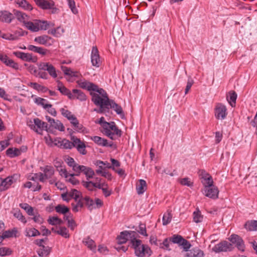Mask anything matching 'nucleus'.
I'll list each match as a JSON object with an SVG mask.
<instances>
[{
	"label": "nucleus",
	"instance_id": "obj_60",
	"mask_svg": "<svg viewBox=\"0 0 257 257\" xmlns=\"http://www.w3.org/2000/svg\"><path fill=\"white\" fill-rule=\"evenodd\" d=\"M83 186L90 191H93L94 189V182L92 181H83L82 182Z\"/></svg>",
	"mask_w": 257,
	"mask_h": 257
},
{
	"label": "nucleus",
	"instance_id": "obj_29",
	"mask_svg": "<svg viewBox=\"0 0 257 257\" xmlns=\"http://www.w3.org/2000/svg\"><path fill=\"white\" fill-rule=\"evenodd\" d=\"M62 71L63 72L65 75L69 76L71 77H78V73L77 71H74L70 68L64 66H61V67Z\"/></svg>",
	"mask_w": 257,
	"mask_h": 257
},
{
	"label": "nucleus",
	"instance_id": "obj_39",
	"mask_svg": "<svg viewBox=\"0 0 257 257\" xmlns=\"http://www.w3.org/2000/svg\"><path fill=\"white\" fill-rule=\"evenodd\" d=\"M13 178L12 177H9L5 179L2 180L1 186L4 190L8 189L13 183Z\"/></svg>",
	"mask_w": 257,
	"mask_h": 257
},
{
	"label": "nucleus",
	"instance_id": "obj_18",
	"mask_svg": "<svg viewBox=\"0 0 257 257\" xmlns=\"http://www.w3.org/2000/svg\"><path fill=\"white\" fill-rule=\"evenodd\" d=\"M35 42L45 46H50L53 43V39L47 35H43L37 37L34 39Z\"/></svg>",
	"mask_w": 257,
	"mask_h": 257
},
{
	"label": "nucleus",
	"instance_id": "obj_16",
	"mask_svg": "<svg viewBox=\"0 0 257 257\" xmlns=\"http://www.w3.org/2000/svg\"><path fill=\"white\" fill-rule=\"evenodd\" d=\"M91 61L92 65L96 67H99L101 64L99 52L96 46H93L92 48Z\"/></svg>",
	"mask_w": 257,
	"mask_h": 257
},
{
	"label": "nucleus",
	"instance_id": "obj_62",
	"mask_svg": "<svg viewBox=\"0 0 257 257\" xmlns=\"http://www.w3.org/2000/svg\"><path fill=\"white\" fill-rule=\"evenodd\" d=\"M183 239V238L179 235H174L171 238H170V240L174 243L180 244Z\"/></svg>",
	"mask_w": 257,
	"mask_h": 257
},
{
	"label": "nucleus",
	"instance_id": "obj_28",
	"mask_svg": "<svg viewBox=\"0 0 257 257\" xmlns=\"http://www.w3.org/2000/svg\"><path fill=\"white\" fill-rule=\"evenodd\" d=\"M14 15L16 17L17 19L20 22H22L24 25L28 21V17L25 13L18 11H14Z\"/></svg>",
	"mask_w": 257,
	"mask_h": 257
},
{
	"label": "nucleus",
	"instance_id": "obj_48",
	"mask_svg": "<svg viewBox=\"0 0 257 257\" xmlns=\"http://www.w3.org/2000/svg\"><path fill=\"white\" fill-rule=\"evenodd\" d=\"M55 210L58 213L65 214L69 212V208L64 205H58L55 207Z\"/></svg>",
	"mask_w": 257,
	"mask_h": 257
},
{
	"label": "nucleus",
	"instance_id": "obj_7",
	"mask_svg": "<svg viewBox=\"0 0 257 257\" xmlns=\"http://www.w3.org/2000/svg\"><path fill=\"white\" fill-rule=\"evenodd\" d=\"M79 86L84 89H86L88 90V91H93L94 92H91L90 95L92 96L91 100H92L93 99V94H99L101 96V94H100V89H103L102 88H99L98 87V86L88 81H80L79 82Z\"/></svg>",
	"mask_w": 257,
	"mask_h": 257
},
{
	"label": "nucleus",
	"instance_id": "obj_50",
	"mask_svg": "<svg viewBox=\"0 0 257 257\" xmlns=\"http://www.w3.org/2000/svg\"><path fill=\"white\" fill-rule=\"evenodd\" d=\"M51 126L60 131H64V126L63 124L58 120H55L54 123H52Z\"/></svg>",
	"mask_w": 257,
	"mask_h": 257
},
{
	"label": "nucleus",
	"instance_id": "obj_47",
	"mask_svg": "<svg viewBox=\"0 0 257 257\" xmlns=\"http://www.w3.org/2000/svg\"><path fill=\"white\" fill-rule=\"evenodd\" d=\"M170 238H166L163 241L161 240L160 241L159 246L160 248H163L164 249L170 250V248H169V243H170Z\"/></svg>",
	"mask_w": 257,
	"mask_h": 257
},
{
	"label": "nucleus",
	"instance_id": "obj_15",
	"mask_svg": "<svg viewBox=\"0 0 257 257\" xmlns=\"http://www.w3.org/2000/svg\"><path fill=\"white\" fill-rule=\"evenodd\" d=\"M231 244L226 241H224L216 244L212 248V250L215 252H219L229 251L231 250Z\"/></svg>",
	"mask_w": 257,
	"mask_h": 257
},
{
	"label": "nucleus",
	"instance_id": "obj_41",
	"mask_svg": "<svg viewBox=\"0 0 257 257\" xmlns=\"http://www.w3.org/2000/svg\"><path fill=\"white\" fill-rule=\"evenodd\" d=\"M28 179L34 181H40V182H44L42 173H34L28 177Z\"/></svg>",
	"mask_w": 257,
	"mask_h": 257
},
{
	"label": "nucleus",
	"instance_id": "obj_26",
	"mask_svg": "<svg viewBox=\"0 0 257 257\" xmlns=\"http://www.w3.org/2000/svg\"><path fill=\"white\" fill-rule=\"evenodd\" d=\"M91 139L94 141L96 144L99 146L106 147L109 146L111 147L112 144H108L107 142V140L102 138L98 136H94L91 138Z\"/></svg>",
	"mask_w": 257,
	"mask_h": 257
},
{
	"label": "nucleus",
	"instance_id": "obj_6",
	"mask_svg": "<svg viewBox=\"0 0 257 257\" xmlns=\"http://www.w3.org/2000/svg\"><path fill=\"white\" fill-rule=\"evenodd\" d=\"M35 3L39 7L43 10H50L52 14L57 13L59 11L55 7V3L52 0H37Z\"/></svg>",
	"mask_w": 257,
	"mask_h": 257
},
{
	"label": "nucleus",
	"instance_id": "obj_20",
	"mask_svg": "<svg viewBox=\"0 0 257 257\" xmlns=\"http://www.w3.org/2000/svg\"><path fill=\"white\" fill-rule=\"evenodd\" d=\"M57 87L58 89L62 94L67 96L69 99H74V96L73 95L72 93L64 86L61 82L58 81Z\"/></svg>",
	"mask_w": 257,
	"mask_h": 257
},
{
	"label": "nucleus",
	"instance_id": "obj_3",
	"mask_svg": "<svg viewBox=\"0 0 257 257\" xmlns=\"http://www.w3.org/2000/svg\"><path fill=\"white\" fill-rule=\"evenodd\" d=\"M102 132L112 140L117 139L121 135V131L118 128L115 123L112 121L104 123Z\"/></svg>",
	"mask_w": 257,
	"mask_h": 257
},
{
	"label": "nucleus",
	"instance_id": "obj_52",
	"mask_svg": "<svg viewBox=\"0 0 257 257\" xmlns=\"http://www.w3.org/2000/svg\"><path fill=\"white\" fill-rule=\"evenodd\" d=\"M90 168V167H88L84 165H80L76 172V175L79 176L81 173H83L85 175H86Z\"/></svg>",
	"mask_w": 257,
	"mask_h": 257
},
{
	"label": "nucleus",
	"instance_id": "obj_64",
	"mask_svg": "<svg viewBox=\"0 0 257 257\" xmlns=\"http://www.w3.org/2000/svg\"><path fill=\"white\" fill-rule=\"evenodd\" d=\"M60 111L61 114L66 117L68 120L70 118L71 116H73V114L71 112L68 110L65 109V108H62L60 109Z\"/></svg>",
	"mask_w": 257,
	"mask_h": 257
},
{
	"label": "nucleus",
	"instance_id": "obj_5",
	"mask_svg": "<svg viewBox=\"0 0 257 257\" xmlns=\"http://www.w3.org/2000/svg\"><path fill=\"white\" fill-rule=\"evenodd\" d=\"M25 26L32 32H37L40 30H46L48 24L45 21L35 20L32 22L28 21Z\"/></svg>",
	"mask_w": 257,
	"mask_h": 257
},
{
	"label": "nucleus",
	"instance_id": "obj_53",
	"mask_svg": "<svg viewBox=\"0 0 257 257\" xmlns=\"http://www.w3.org/2000/svg\"><path fill=\"white\" fill-rule=\"evenodd\" d=\"M75 176H76V173L75 174H70L68 178H66V179L68 182H70L72 185H76L79 184V181L78 179H77L75 177Z\"/></svg>",
	"mask_w": 257,
	"mask_h": 257
},
{
	"label": "nucleus",
	"instance_id": "obj_46",
	"mask_svg": "<svg viewBox=\"0 0 257 257\" xmlns=\"http://www.w3.org/2000/svg\"><path fill=\"white\" fill-rule=\"evenodd\" d=\"M48 221L50 224L55 225H60L62 224L63 223V221L59 218L58 217L56 216H53L51 217H50Z\"/></svg>",
	"mask_w": 257,
	"mask_h": 257
},
{
	"label": "nucleus",
	"instance_id": "obj_38",
	"mask_svg": "<svg viewBox=\"0 0 257 257\" xmlns=\"http://www.w3.org/2000/svg\"><path fill=\"white\" fill-rule=\"evenodd\" d=\"M25 235L28 237L37 236L40 235V232L34 228H28L25 230Z\"/></svg>",
	"mask_w": 257,
	"mask_h": 257
},
{
	"label": "nucleus",
	"instance_id": "obj_23",
	"mask_svg": "<svg viewBox=\"0 0 257 257\" xmlns=\"http://www.w3.org/2000/svg\"><path fill=\"white\" fill-rule=\"evenodd\" d=\"M17 233L18 230L17 228H14L12 229L6 230L0 236V239L3 240L6 238L16 237Z\"/></svg>",
	"mask_w": 257,
	"mask_h": 257
},
{
	"label": "nucleus",
	"instance_id": "obj_56",
	"mask_svg": "<svg viewBox=\"0 0 257 257\" xmlns=\"http://www.w3.org/2000/svg\"><path fill=\"white\" fill-rule=\"evenodd\" d=\"M95 172L96 174L101 175L102 177L106 178L109 180H111L112 178L111 174L106 171L96 170Z\"/></svg>",
	"mask_w": 257,
	"mask_h": 257
},
{
	"label": "nucleus",
	"instance_id": "obj_11",
	"mask_svg": "<svg viewBox=\"0 0 257 257\" xmlns=\"http://www.w3.org/2000/svg\"><path fill=\"white\" fill-rule=\"evenodd\" d=\"M202 193L205 196L212 199H216L218 198L219 190L215 186L203 188Z\"/></svg>",
	"mask_w": 257,
	"mask_h": 257
},
{
	"label": "nucleus",
	"instance_id": "obj_2",
	"mask_svg": "<svg viewBox=\"0 0 257 257\" xmlns=\"http://www.w3.org/2000/svg\"><path fill=\"white\" fill-rule=\"evenodd\" d=\"M133 247L135 249V253L138 257L149 256L151 254V250L147 245L142 243V241L134 238L132 241Z\"/></svg>",
	"mask_w": 257,
	"mask_h": 257
},
{
	"label": "nucleus",
	"instance_id": "obj_58",
	"mask_svg": "<svg viewBox=\"0 0 257 257\" xmlns=\"http://www.w3.org/2000/svg\"><path fill=\"white\" fill-rule=\"evenodd\" d=\"M5 64L7 66L11 67L15 69H19L18 64L17 63L15 62L13 60L10 59L9 58H8Z\"/></svg>",
	"mask_w": 257,
	"mask_h": 257
},
{
	"label": "nucleus",
	"instance_id": "obj_33",
	"mask_svg": "<svg viewBox=\"0 0 257 257\" xmlns=\"http://www.w3.org/2000/svg\"><path fill=\"white\" fill-rule=\"evenodd\" d=\"M236 98L237 94L233 91H230L228 93V95L227 96V100L232 107L235 106Z\"/></svg>",
	"mask_w": 257,
	"mask_h": 257
},
{
	"label": "nucleus",
	"instance_id": "obj_4",
	"mask_svg": "<svg viewBox=\"0 0 257 257\" xmlns=\"http://www.w3.org/2000/svg\"><path fill=\"white\" fill-rule=\"evenodd\" d=\"M27 124L31 130L39 134H41L44 130H47L48 127V124L39 118H35L33 120L28 119Z\"/></svg>",
	"mask_w": 257,
	"mask_h": 257
},
{
	"label": "nucleus",
	"instance_id": "obj_1",
	"mask_svg": "<svg viewBox=\"0 0 257 257\" xmlns=\"http://www.w3.org/2000/svg\"><path fill=\"white\" fill-rule=\"evenodd\" d=\"M100 94H93L92 101L96 106H99V110L98 112H102L103 107H105L106 109H109V108L113 109V110L117 113V114L121 115L123 114L122 109L121 107L116 103L113 100L109 99L108 95L104 89H100Z\"/></svg>",
	"mask_w": 257,
	"mask_h": 257
},
{
	"label": "nucleus",
	"instance_id": "obj_35",
	"mask_svg": "<svg viewBox=\"0 0 257 257\" xmlns=\"http://www.w3.org/2000/svg\"><path fill=\"white\" fill-rule=\"evenodd\" d=\"M83 242L91 250L95 251L96 250V245L94 241L89 237L84 238Z\"/></svg>",
	"mask_w": 257,
	"mask_h": 257
},
{
	"label": "nucleus",
	"instance_id": "obj_51",
	"mask_svg": "<svg viewBox=\"0 0 257 257\" xmlns=\"http://www.w3.org/2000/svg\"><path fill=\"white\" fill-rule=\"evenodd\" d=\"M56 233L65 238H68L69 237L68 231L67 229L65 227H60V228L57 230Z\"/></svg>",
	"mask_w": 257,
	"mask_h": 257
},
{
	"label": "nucleus",
	"instance_id": "obj_25",
	"mask_svg": "<svg viewBox=\"0 0 257 257\" xmlns=\"http://www.w3.org/2000/svg\"><path fill=\"white\" fill-rule=\"evenodd\" d=\"M188 257H202L204 253L202 250L199 248H195L190 250L186 254Z\"/></svg>",
	"mask_w": 257,
	"mask_h": 257
},
{
	"label": "nucleus",
	"instance_id": "obj_61",
	"mask_svg": "<svg viewBox=\"0 0 257 257\" xmlns=\"http://www.w3.org/2000/svg\"><path fill=\"white\" fill-rule=\"evenodd\" d=\"M95 165H103L104 167L105 170L106 169H111L113 170H115V168H114L113 166H112L109 163L106 161L103 162L102 161H97Z\"/></svg>",
	"mask_w": 257,
	"mask_h": 257
},
{
	"label": "nucleus",
	"instance_id": "obj_36",
	"mask_svg": "<svg viewBox=\"0 0 257 257\" xmlns=\"http://www.w3.org/2000/svg\"><path fill=\"white\" fill-rule=\"evenodd\" d=\"M244 227L249 231L257 230V221L251 220L246 222L244 224Z\"/></svg>",
	"mask_w": 257,
	"mask_h": 257
},
{
	"label": "nucleus",
	"instance_id": "obj_14",
	"mask_svg": "<svg viewBox=\"0 0 257 257\" xmlns=\"http://www.w3.org/2000/svg\"><path fill=\"white\" fill-rule=\"evenodd\" d=\"M14 54L17 57L20 58L25 61L36 63L38 60L37 57L34 56L31 53H26L19 51L15 52Z\"/></svg>",
	"mask_w": 257,
	"mask_h": 257
},
{
	"label": "nucleus",
	"instance_id": "obj_54",
	"mask_svg": "<svg viewBox=\"0 0 257 257\" xmlns=\"http://www.w3.org/2000/svg\"><path fill=\"white\" fill-rule=\"evenodd\" d=\"M14 216L17 218L19 220L21 221L24 223L27 222V220L25 216L22 214L20 210H17L14 214Z\"/></svg>",
	"mask_w": 257,
	"mask_h": 257
},
{
	"label": "nucleus",
	"instance_id": "obj_13",
	"mask_svg": "<svg viewBox=\"0 0 257 257\" xmlns=\"http://www.w3.org/2000/svg\"><path fill=\"white\" fill-rule=\"evenodd\" d=\"M71 140L73 142L74 147L77 149V150L80 154L83 155L86 154V145L83 142L75 136H72Z\"/></svg>",
	"mask_w": 257,
	"mask_h": 257
},
{
	"label": "nucleus",
	"instance_id": "obj_31",
	"mask_svg": "<svg viewBox=\"0 0 257 257\" xmlns=\"http://www.w3.org/2000/svg\"><path fill=\"white\" fill-rule=\"evenodd\" d=\"M16 3L20 7L25 10L31 11L33 9L32 5L26 0H17Z\"/></svg>",
	"mask_w": 257,
	"mask_h": 257
},
{
	"label": "nucleus",
	"instance_id": "obj_19",
	"mask_svg": "<svg viewBox=\"0 0 257 257\" xmlns=\"http://www.w3.org/2000/svg\"><path fill=\"white\" fill-rule=\"evenodd\" d=\"M41 170L43 172L42 175L44 182L46 179L51 178L53 176L55 172L54 168L51 166H46L43 168L41 167Z\"/></svg>",
	"mask_w": 257,
	"mask_h": 257
},
{
	"label": "nucleus",
	"instance_id": "obj_57",
	"mask_svg": "<svg viewBox=\"0 0 257 257\" xmlns=\"http://www.w3.org/2000/svg\"><path fill=\"white\" fill-rule=\"evenodd\" d=\"M67 1L72 12L74 14H76L78 13V10L75 7V3L74 0H67Z\"/></svg>",
	"mask_w": 257,
	"mask_h": 257
},
{
	"label": "nucleus",
	"instance_id": "obj_21",
	"mask_svg": "<svg viewBox=\"0 0 257 257\" xmlns=\"http://www.w3.org/2000/svg\"><path fill=\"white\" fill-rule=\"evenodd\" d=\"M13 15L6 11L0 10V21L10 23L13 19Z\"/></svg>",
	"mask_w": 257,
	"mask_h": 257
},
{
	"label": "nucleus",
	"instance_id": "obj_32",
	"mask_svg": "<svg viewBox=\"0 0 257 257\" xmlns=\"http://www.w3.org/2000/svg\"><path fill=\"white\" fill-rule=\"evenodd\" d=\"M137 191L139 194H142L147 189L146 182L143 179L139 180V183L137 185Z\"/></svg>",
	"mask_w": 257,
	"mask_h": 257
},
{
	"label": "nucleus",
	"instance_id": "obj_43",
	"mask_svg": "<svg viewBox=\"0 0 257 257\" xmlns=\"http://www.w3.org/2000/svg\"><path fill=\"white\" fill-rule=\"evenodd\" d=\"M68 195L70 199L73 198L74 200H77L82 197L81 192L76 189L71 190V191L68 193Z\"/></svg>",
	"mask_w": 257,
	"mask_h": 257
},
{
	"label": "nucleus",
	"instance_id": "obj_30",
	"mask_svg": "<svg viewBox=\"0 0 257 257\" xmlns=\"http://www.w3.org/2000/svg\"><path fill=\"white\" fill-rule=\"evenodd\" d=\"M34 102L38 105L42 106L44 109L48 107V105L50 104L49 102L44 98L38 97L34 99Z\"/></svg>",
	"mask_w": 257,
	"mask_h": 257
},
{
	"label": "nucleus",
	"instance_id": "obj_37",
	"mask_svg": "<svg viewBox=\"0 0 257 257\" xmlns=\"http://www.w3.org/2000/svg\"><path fill=\"white\" fill-rule=\"evenodd\" d=\"M48 32L56 37H59L64 33V29L61 27H58L55 29L49 30Z\"/></svg>",
	"mask_w": 257,
	"mask_h": 257
},
{
	"label": "nucleus",
	"instance_id": "obj_8",
	"mask_svg": "<svg viewBox=\"0 0 257 257\" xmlns=\"http://www.w3.org/2000/svg\"><path fill=\"white\" fill-rule=\"evenodd\" d=\"M38 67L40 70L47 71L49 75L53 78H55L57 77L56 69L50 63L40 62L38 64Z\"/></svg>",
	"mask_w": 257,
	"mask_h": 257
},
{
	"label": "nucleus",
	"instance_id": "obj_17",
	"mask_svg": "<svg viewBox=\"0 0 257 257\" xmlns=\"http://www.w3.org/2000/svg\"><path fill=\"white\" fill-rule=\"evenodd\" d=\"M229 240L233 244H235L236 247L239 250L241 251H243L244 250L245 245L243 240L238 235L232 234L229 238Z\"/></svg>",
	"mask_w": 257,
	"mask_h": 257
},
{
	"label": "nucleus",
	"instance_id": "obj_55",
	"mask_svg": "<svg viewBox=\"0 0 257 257\" xmlns=\"http://www.w3.org/2000/svg\"><path fill=\"white\" fill-rule=\"evenodd\" d=\"M203 216L201 215L199 211H194L193 213V220L196 223L200 222L202 221Z\"/></svg>",
	"mask_w": 257,
	"mask_h": 257
},
{
	"label": "nucleus",
	"instance_id": "obj_44",
	"mask_svg": "<svg viewBox=\"0 0 257 257\" xmlns=\"http://www.w3.org/2000/svg\"><path fill=\"white\" fill-rule=\"evenodd\" d=\"M49 252V248L48 246H41L37 250V253L40 256H46Z\"/></svg>",
	"mask_w": 257,
	"mask_h": 257
},
{
	"label": "nucleus",
	"instance_id": "obj_59",
	"mask_svg": "<svg viewBox=\"0 0 257 257\" xmlns=\"http://www.w3.org/2000/svg\"><path fill=\"white\" fill-rule=\"evenodd\" d=\"M33 219L36 222L39 224H41L43 222V218L38 213V212H34V215H33Z\"/></svg>",
	"mask_w": 257,
	"mask_h": 257
},
{
	"label": "nucleus",
	"instance_id": "obj_9",
	"mask_svg": "<svg viewBox=\"0 0 257 257\" xmlns=\"http://www.w3.org/2000/svg\"><path fill=\"white\" fill-rule=\"evenodd\" d=\"M54 146L63 149H71L74 147L73 142L61 138L54 139Z\"/></svg>",
	"mask_w": 257,
	"mask_h": 257
},
{
	"label": "nucleus",
	"instance_id": "obj_10",
	"mask_svg": "<svg viewBox=\"0 0 257 257\" xmlns=\"http://www.w3.org/2000/svg\"><path fill=\"white\" fill-rule=\"evenodd\" d=\"M215 117L218 119H224L227 114V108L224 104L218 103L216 105L214 112Z\"/></svg>",
	"mask_w": 257,
	"mask_h": 257
},
{
	"label": "nucleus",
	"instance_id": "obj_63",
	"mask_svg": "<svg viewBox=\"0 0 257 257\" xmlns=\"http://www.w3.org/2000/svg\"><path fill=\"white\" fill-rule=\"evenodd\" d=\"M50 114L53 116H55L57 115V111L56 109L53 107L51 104H49L46 109H45Z\"/></svg>",
	"mask_w": 257,
	"mask_h": 257
},
{
	"label": "nucleus",
	"instance_id": "obj_34",
	"mask_svg": "<svg viewBox=\"0 0 257 257\" xmlns=\"http://www.w3.org/2000/svg\"><path fill=\"white\" fill-rule=\"evenodd\" d=\"M73 95L74 96V98H77L80 101H84L86 99V96L85 94L81 90L74 89L72 90Z\"/></svg>",
	"mask_w": 257,
	"mask_h": 257
},
{
	"label": "nucleus",
	"instance_id": "obj_22",
	"mask_svg": "<svg viewBox=\"0 0 257 257\" xmlns=\"http://www.w3.org/2000/svg\"><path fill=\"white\" fill-rule=\"evenodd\" d=\"M84 204L83 198L82 197L78 199L74 200V202L71 203L72 210L74 212H78L83 207Z\"/></svg>",
	"mask_w": 257,
	"mask_h": 257
},
{
	"label": "nucleus",
	"instance_id": "obj_24",
	"mask_svg": "<svg viewBox=\"0 0 257 257\" xmlns=\"http://www.w3.org/2000/svg\"><path fill=\"white\" fill-rule=\"evenodd\" d=\"M65 161L68 166L72 168L73 171L76 173L78 169V167L80 166V165L77 164L73 158L69 156H68L66 158Z\"/></svg>",
	"mask_w": 257,
	"mask_h": 257
},
{
	"label": "nucleus",
	"instance_id": "obj_42",
	"mask_svg": "<svg viewBox=\"0 0 257 257\" xmlns=\"http://www.w3.org/2000/svg\"><path fill=\"white\" fill-rule=\"evenodd\" d=\"M84 203L87 206L88 208L90 210H92L93 209L95 208V206L93 200L90 199L89 197H85L83 198Z\"/></svg>",
	"mask_w": 257,
	"mask_h": 257
},
{
	"label": "nucleus",
	"instance_id": "obj_49",
	"mask_svg": "<svg viewBox=\"0 0 257 257\" xmlns=\"http://www.w3.org/2000/svg\"><path fill=\"white\" fill-rule=\"evenodd\" d=\"M201 182L203 185V188H207L211 187L212 186H214L213 185L214 182L213 181V179L211 176H210V177L206 178L204 180H202Z\"/></svg>",
	"mask_w": 257,
	"mask_h": 257
},
{
	"label": "nucleus",
	"instance_id": "obj_12",
	"mask_svg": "<svg viewBox=\"0 0 257 257\" xmlns=\"http://www.w3.org/2000/svg\"><path fill=\"white\" fill-rule=\"evenodd\" d=\"M136 233L132 231H124L120 232V235L117 237L118 243L123 244L125 243L127 240L130 239L132 241L134 238H136Z\"/></svg>",
	"mask_w": 257,
	"mask_h": 257
},
{
	"label": "nucleus",
	"instance_id": "obj_45",
	"mask_svg": "<svg viewBox=\"0 0 257 257\" xmlns=\"http://www.w3.org/2000/svg\"><path fill=\"white\" fill-rule=\"evenodd\" d=\"M172 218V215L171 213L169 211H167L163 216V224L164 225H166L171 221Z\"/></svg>",
	"mask_w": 257,
	"mask_h": 257
},
{
	"label": "nucleus",
	"instance_id": "obj_40",
	"mask_svg": "<svg viewBox=\"0 0 257 257\" xmlns=\"http://www.w3.org/2000/svg\"><path fill=\"white\" fill-rule=\"evenodd\" d=\"M19 206L21 208L24 209L29 215L31 216L34 215V208L28 204L26 203H21Z\"/></svg>",
	"mask_w": 257,
	"mask_h": 257
},
{
	"label": "nucleus",
	"instance_id": "obj_27",
	"mask_svg": "<svg viewBox=\"0 0 257 257\" xmlns=\"http://www.w3.org/2000/svg\"><path fill=\"white\" fill-rule=\"evenodd\" d=\"M22 151L16 148H9L6 151V154L10 158H14L20 156L21 154Z\"/></svg>",
	"mask_w": 257,
	"mask_h": 257
}]
</instances>
